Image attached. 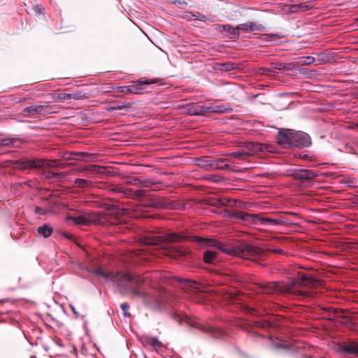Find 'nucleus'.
Instances as JSON below:
<instances>
[{"label":"nucleus","mask_w":358,"mask_h":358,"mask_svg":"<svg viewBox=\"0 0 358 358\" xmlns=\"http://www.w3.org/2000/svg\"><path fill=\"white\" fill-rule=\"evenodd\" d=\"M202 111L204 113H224L230 112L232 108L228 106L220 104V105H210L204 106L201 107Z\"/></svg>","instance_id":"nucleus-14"},{"label":"nucleus","mask_w":358,"mask_h":358,"mask_svg":"<svg viewBox=\"0 0 358 358\" xmlns=\"http://www.w3.org/2000/svg\"><path fill=\"white\" fill-rule=\"evenodd\" d=\"M30 358H36L35 355H31Z\"/></svg>","instance_id":"nucleus-49"},{"label":"nucleus","mask_w":358,"mask_h":358,"mask_svg":"<svg viewBox=\"0 0 358 358\" xmlns=\"http://www.w3.org/2000/svg\"><path fill=\"white\" fill-rule=\"evenodd\" d=\"M311 144L310 136L302 131H294L292 147H308Z\"/></svg>","instance_id":"nucleus-11"},{"label":"nucleus","mask_w":358,"mask_h":358,"mask_svg":"<svg viewBox=\"0 0 358 358\" xmlns=\"http://www.w3.org/2000/svg\"><path fill=\"white\" fill-rule=\"evenodd\" d=\"M74 185L79 188H88L92 186V182L85 179L77 178L74 181Z\"/></svg>","instance_id":"nucleus-27"},{"label":"nucleus","mask_w":358,"mask_h":358,"mask_svg":"<svg viewBox=\"0 0 358 358\" xmlns=\"http://www.w3.org/2000/svg\"><path fill=\"white\" fill-rule=\"evenodd\" d=\"M115 206H112V208H110L109 206H106V208L108 209V210H112Z\"/></svg>","instance_id":"nucleus-48"},{"label":"nucleus","mask_w":358,"mask_h":358,"mask_svg":"<svg viewBox=\"0 0 358 358\" xmlns=\"http://www.w3.org/2000/svg\"><path fill=\"white\" fill-rule=\"evenodd\" d=\"M131 294L135 297H144L146 293L141 288L135 289L131 291Z\"/></svg>","instance_id":"nucleus-34"},{"label":"nucleus","mask_w":358,"mask_h":358,"mask_svg":"<svg viewBox=\"0 0 358 358\" xmlns=\"http://www.w3.org/2000/svg\"><path fill=\"white\" fill-rule=\"evenodd\" d=\"M103 167L98 165H90L87 166H85L84 169H83L81 171H87L90 173H101V169H103Z\"/></svg>","instance_id":"nucleus-30"},{"label":"nucleus","mask_w":358,"mask_h":358,"mask_svg":"<svg viewBox=\"0 0 358 358\" xmlns=\"http://www.w3.org/2000/svg\"><path fill=\"white\" fill-rule=\"evenodd\" d=\"M78 153H69L66 154L64 157L66 159H76V156H78Z\"/></svg>","instance_id":"nucleus-40"},{"label":"nucleus","mask_w":358,"mask_h":358,"mask_svg":"<svg viewBox=\"0 0 358 358\" xmlns=\"http://www.w3.org/2000/svg\"><path fill=\"white\" fill-rule=\"evenodd\" d=\"M222 66L224 67V70L227 71V70H229L230 69H231L232 67H229V64H222Z\"/></svg>","instance_id":"nucleus-45"},{"label":"nucleus","mask_w":358,"mask_h":358,"mask_svg":"<svg viewBox=\"0 0 358 358\" xmlns=\"http://www.w3.org/2000/svg\"><path fill=\"white\" fill-rule=\"evenodd\" d=\"M213 159H198L197 164L201 168L206 169V170H212L213 169Z\"/></svg>","instance_id":"nucleus-24"},{"label":"nucleus","mask_w":358,"mask_h":358,"mask_svg":"<svg viewBox=\"0 0 358 358\" xmlns=\"http://www.w3.org/2000/svg\"><path fill=\"white\" fill-rule=\"evenodd\" d=\"M229 159L227 158H218L213 159V169H225L229 168Z\"/></svg>","instance_id":"nucleus-19"},{"label":"nucleus","mask_w":358,"mask_h":358,"mask_svg":"<svg viewBox=\"0 0 358 358\" xmlns=\"http://www.w3.org/2000/svg\"><path fill=\"white\" fill-rule=\"evenodd\" d=\"M357 20H358V19H357Z\"/></svg>","instance_id":"nucleus-50"},{"label":"nucleus","mask_w":358,"mask_h":358,"mask_svg":"<svg viewBox=\"0 0 358 358\" xmlns=\"http://www.w3.org/2000/svg\"><path fill=\"white\" fill-rule=\"evenodd\" d=\"M110 191L112 192L122 194L123 187L121 186H113V187H110Z\"/></svg>","instance_id":"nucleus-37"},{"label":"nucleus","mask_w":358,"mask_h":358,"mask_svg":"<svg viewBox=\"0 0 358 358\" xmlns=\"http://www.w3.org/2000/svg\"><path fill=\"white\" fill-rule=\"evenodd\" d=\"M192 17L195 19V20H201V21H206L207 20H208V18L207 17V16L206 15H201V13H199V12H196L195 13H193L192 14Z\"/></svg>","instance_id":"nucleus-35"},{"label":"nucleus","mask_w":358,"mask_h":358,"mask_svg":"<svg viewBox=\"0 0 358 358\" xmlns=\"http://www.w3.org/2000/svg\"><path fill=\"white\" fill-rule=\"evenodd\" d=\"M128 183L132 184V185H138L141 184L143 187H150L151 182L149 180H142L139 178H134L131 180H129L127 182Z\"/></svg>","instance_id":"nucleus-29"},{"label":"nucleus","mask_w":358,"mask_h":358,"mask_svg":"<svg viewBox=\"0 0 358 358\" xmlns=\"http://www.w3.org/2000/svg\"><path fill=\"white\" fill-rule=\"evenodd\" d=\"M187 241H196L201 242L202 240L199 237H193L192 239L190 238L180 235L178 234H169L165 236H145L140 239V242L142 245H155L165 250V254L170 256H187L189 254V250L185 247L178 246H170L164 247L161 245L164 243H180Z\"/></svg>","instance_id":"nucleus-2"},{"label":"nucleus","mask_w":358,"mask_h":358,"mask_svg":"<svg viewBox=\"0 0 358 358\" xmlns=\"http://www.w3.org/2000/svg\"><path fill=\"white\" fill-rule=\"evenodd\" d=\"M217 29L219 31L224 33L227 32L231 38H237L239 36L238 31L237 29V26L234 27L230 24H217Z\"/></svg>","instance_id":"nucleus-16"},{"label":"nucleus","mask_w":358,"mask_h":358,"mask_svg":"<svg viewBox=\"0 0 358 358\" xmlns=\"http://www.w3.org/2000/svg\"><path fill=\"white\" fill-rule=\"evenodd\" d=\"M315 177V173L310 170H299L294 173V178L301 180H309Z\"/></svg>","instance_id":"nucleus-17"},{"label":"nucleus","mask_w":358,"mask_h":358,"mask_svg":"<svg viewBox=\"0 0 358 358\" xmlns=\"http://www.w3.org/2000/svg\"><path fill=\"white\" fill-rule=\"evenodd\" d=\"M35 212L37 214L39 215H43L45 213V210L44 208H40V207H36Z\"/></svg>","instance_id":"nucleus-41"},{"label":"nucleus","mask_w":358,"mask_h":358,"mask_svg":"<svg viewBox=\"0 0 358 358\" xmlns=\"http://www.w3.org/2000/svg\"><path fill=\"white\" fill-rule=\"evenodd\" d=\"M124 107L123 106H117L116 108H113L114 109H122Z\"/></svg>","instance_id":"nucleus-47"},{"label":"nucleus","mask_w":358,"mask_h":358,"mask_svg":"<svg viewBox=\"0 0 358 358\" xmlns=\"http://www.w3.org/2000/svg\"><path fill=\"white\" fill-rule=\"evenodd\" d=\"M122 194L127 197L138 198L144 194V191L143 189H138L136 191H134L131 188L123 187Z\"/></svg>","instance_id":"nucleus-21"},{"label":"nucleus","mask_w":358,"mask_h":358,"mask_svg":"<svg viewBox=\"0 0 358 358\" xmlns=\"http://www.w3.org/2000/svg\"><path fill=\"white\" fill-rule=\"evenodd\" d=\"M275 69L285 71H294L297 69L294 62L290 63H279L275 66Z\"/></svg>","instance_id":"nucleus-26"},{"label":"nucleus","mask_w":358,"mask_h":358,"mask_svg":"<svg viewBox=\"0 0 358 358\" xmlns=\"http://www.w3.org/2000/svg\"><path fill=\"white\" fill-rule=\"evenodd\" d=\"M71 310L73 312V313L77 314V313L75 310V308L73 306H71Z\"/></svg>","instance_id":"nucleus-46"},{"label":"nucleus","mask_w":358,"mask_h":358,"mask_svg":"<svg viewBox=\"0 0 358 358\" xmlns=\"http://www.w3.org/2000/svg\"><path fill=\"white\" fill-rule=\"evenodd\" d=\"M173 203H167L165 201H162L160 199H157L155 202V207L159 208H169V206H172ZM172 206H170V208H172Z\"/></svg>","instance_id":"nucleus-32"},{"label":"nucleus","mask_w":358,"mask_h":358,"mask_svg":"<svg viewBox=\"0 0 358 358\" xmlns=\"http://www.w3.org/2000/svg\"><path fill=\"white\" fill-rule=\"evenodd\" d=\"M60 99L80 100L87 98L85 93L82 91H77L69 94H62L59 95Z\"/></svg>","instance_id":"nucleus-18"},{"label":"nucleus","mask_w":358,"mask_h":358,"mask_svg":"<svg viewBox=\"0 0 358 358\" xmlns=\"http://www.w3.org/2000/svg\"><path fill=\"white\" fill-rule=\"evenodd\" d=\"M320 282L310 275L299 273L297 278L287 284L268 282L262 283L261 289L267 294L288 293L299 296H308L306 288L316 287Z\"/></svg>","instance_id":"nucleus-1"},{"label":"nucleus","mask_w":358,"mask_h":358,"mask_svg":"<svg viewBox=\"0 0 358 358\" xmlns=\"http://www.w3.org/2000/svg\"><path fill=\"white\" fill-rule=\"evenodd\" d=\"M173 319L177 321L178 322L180 323L181 322V318H180V316L178 315H173Z\"/></svg>","instance_id":"nucleus-42"},{"label":"nucleus","mask_w":358,"mask_h":358,"mask_svg":"<svg viewBox=\"0 0 358 358\" xmlns=\"http://www.w3.org/2000/svg\"><path fill=\"white\" fill-rule=\"evenodd\" d=\"M237 29L247 33L265 31V27L263 24L253 22L238 24Z\"/></svg>","instance_id":"nucleus-12"},{"label":"nucleus","mask_w":358,"mask_h":358,"mask_svg":"<svg viewBox=\"0 0 358 358\" xmlns=\"http://www.w3.org/2000/svg\"><path fill=\"white\" fill-rule=\"evenodd\" d=\"M155 80L152 79H148L145 80H139L138 82L134 83V84L129 85V91L131 92V94H143L144 92H148L145 90L144 87H143V85H150L152 83H155Z\"/></svg>","instance_id":"nucleus-13"},{"label":"nucleus","mask_w":358,"mask_h":358,"mask_svg":"<svg viewBox=\"0 0 358 358\" xmlns=\"http://www.w3.org/2000/svg\"><path fill=\"white\" fill-rule=\"evenodd\" d=\"M244 150L245 152H248V157L256 155L258 152H272L268 145L255 142L247 143Z\"/></svg>","instance_id":"nucleus-9"},{"label":"nucleus","mask_w":358,"mask_h":358,"mask_svg":"<svg viewBox=\"0 0 358 358\" xmlns=\"http://www.w3.org/2000/svg\"><path fill=\"white\" fill-rule=\"evenodd\" d=\"M261 71L262 74H266L268 72L270 71L268 69H262Z\"/></svg>","instance_id":"nucleus-43"},{"label":"nucleus","mask_w":358,"mask_h":358,"mask_svg":"<svg viewBox=\"0 0 358 358\" xmlns=\"http://www.w3.org/2000/svg\"><path fill=\"white\" fill-rule=\"evenodd\" d=\"M96 273L103 278L117 282L120 285L128 282L139 286L145 283V280L148 279L147 276L142 277L140 275H131L129 273L122 272L115 274L112 272L104 271L101 268H98L96 271Z\"/></svg>","instance_id":"nucleus-4"},{"label":"nucleus","mask_w":358,"mask_h":358,"mask_svg":"<svg viewBox=\"0 0 358 358\" xmlns=\"http://www.w3.org/2000/svg\"><path fill=\"white\" fill-rule=\"evenodd\" d=\"M228 155L239 160H245L248 157V152H245L244 149L242 150L230 152L228 154Z\"/></svg>","instance_id":"nucleus-28"},{"label":"nucleus","mask_w":358,"mask_h":358,"mask_svg":"<svg viewBox=\"0 0 358 358\" xmlns=\"http://www.w3.org/2000/svg\"><path fill=\"white\" fill-rule=\"evenodd\" d=\"M67 220L73 221L75 224L88 226L91 224H100L104 222L99 213H81L77 216L69 215L66 217Z\"/></svg>","instance_id":"nucleus-6"},{"label":"nucleus","mask_w":358,"mask_h":358,"mask_svg":"<svg viewBox=\"0 0 358 358\" xmlns=\"http://www.w3.org/2000/svg\"><path fill=\"white\" fill-rule=\"evenodd\" d=\"M52 107L46 103L44 105L31 106L24 109L23 112L27 113V116L32 117L35 115H45L52 113Z\"/></svg>","instance_id":"nucleus-8"},{"label":"nucleus","mask_w":358,"mask_h":358,"mask_svg":"<svg viewBox=\"0 0 358 358\" xmlns=\"http://www.w3.org/2000/svg\"><path fill=\"white\" fill-rule=\"evenodd\" d=\"M7 166H12L22 170L28 168L55 167L60 166L57 160H45L43 159H34L28 161L10 160L7 162Z\"/></svg>","instance_id":"nucleus-5"},{"label":"nucleus","mask_w":358,"mask_h":358,"mask_svg":"<svg viewBox=\"0 0 358 358\" xmlns=\"http://www.w3.org/2000/svg\"><path fill=\"white\" fill-rule=\"evenodd\" d=\"M270 250L273 252H278V253H282V250H280V249H273V250Z\"/></svg>","instance_id":"nucleus-44"},{"label":"nucleus","mask_w":358,"mask_h":358,"mask_svg":"<svg viewBox=\"0 0 358 358\" xmlns=\"http://www.w3.org/2000/svg\"><path fill=\"white\" fill-rule=\"evenodd\" d=\"M12 143V141L8 138L0 139V145L7 146Z\"/></svg>","instance_id":"nucleus-39"},{"label":"nucleus","mask_w":358,"mask_h":358,"mask_svg":"<svg viewBox=\"0 0 358 358\" xmlns=\"http://www.w3.org/2000/svg\"><path fill=\"white\" fill-rule=\"evenodd\" d=\"M53 229L49 224H45L38 228V232L44 238H48L52 234Z\"/></svg>","instance_id":"nucleus-23"},{"label":"nucleus","mask_w":358,"mask_h":358,"mask_svg":"<svg viewBox=\"0 0 358 358\" xmlns=\"http://www.w3.org/2000/svg\"><path fill=\"white\" fill-rule=\"evenodd\" d=\"M203 331H208L213 337L217 338H222L224 335V332L222 330L212 327H205Z\"/></svg>","instance_id":"nucleus-25"},{"label":"nucleus","mask_w":358,"mask_h":358,"mask_svg":"<svg viewBox=\"0 0 358 358\" xmlns=\"http://www.w3.org/2000/svg\"><path fill=\"white\" fill-rule=\"evenodd\" d=\"M338 352H346L358 356V343L350 341L346 345H340L337 349Z\"/></svg>","instance_id":"nucleus-15"},{"label":"nucleus","mask_w":358,"mask_h":358,"mask_svg":"<svg viewBox=\"0 0 358 358\" xmlns=\"http://www.w3.org/2000/svg\"><path fill=\"white\" fill-rule=\"evenodd\" d=\"M204 242L205 245L208 246L215 247L220 251H222L224 253L237 255L243 259L255 260V259L258 258L261 254V250L259 248L253 247L250 245H241L238 248L234 250L222 245L216 240H206Z\"/></svg>","instance_id":"nucleus-3"},{"label":"nucleus","mask_w":358,"mask_h":358,"mask_svg":"<svg viewBox=\"0 0 358 358\" xmlns=\"http://www.w3.org/2000/svg\"><path fill=\"white\" fill-rule=\"evenodd\" d=\"M294 131L290 129H283L278 132V143L284 148L292 147Z\"/></svg>","instance_id":"nucleus-10"},{"label":"nucleus","mask_w":358,"mask_h":358,"mask_svg":"<svg viewBox=\"0 0 358 358\" xmlns=\"http://www.w3.org/2000/svg\"><path fill=\"white\" fill-rule=\"evenodd\" d=\"M148 343L156 350L162 347V343L154 337L148 338Z\"/></svg>","instance_id":"nucleus-31"},{"label":"nucleus","mask_w":358,"mask_h":358,"mask_svg":"<svg viewBox=\"0 0 358 358\" xmlns=\"http://www.w3.org/2000/svg\"><path fill=\"white\" fill-rule=\"evenodd\" d=\"M121 308L124 312V315L125 317H129L130 313L128 312V310L129 308V305L127 303H124L121 304Z\"/></svg>","instance_id":"nucleus-36"},{"label":"nucleus","mask_w":358,"mask_h":358,"mask_svg":"<svg viewBox=\"0 0 358 358\" xmlns=\"http://www.w3.org/2000/svg\"><path fill=\"white\" fill-rule=\"evenodd\" d=\"M233 217L245 222L246 224H255L260 222L265 225H278L280 222L269 217H259L257 215L250 214L243 211H236L234 213Z\"/></svg>","instance_id":"nucleus-7"},{"label":"nucleus","mask_w":358,"mask_h":358,"mask_svg":"<svg viewBox=\"0 0 358 358\" xmlns=\"http://www.w3.org/2000/svg\"><path fill=\"white\" fill-rule=\"evenodd\" d=\"M187 287H189L194 292L199 291V287L196 282L192 281V280H187L186 281V285Z\"/></svg>","instance_id":"nucleus-33"},{"label":"nucleus","mask_w":358,"mask_h":358,"mask_svg":"<svg viewBox=\"0 0 358 358\" xmlns=\"http://www.w3.org/2000/svg\"><path fill=\"white\" fill-rule=\"evenodd\" d=\"M315 58L312 56L301 57L297 61L294 62L296 69H298L301 66H308L315 62Z\"/></svg>","instance_id":"nucleus-20"},{"label":"nucleus","mask_w":358,"mask_h":358,"mask_svg":"<svg viewBox=\"0 0 358 358\" xmlns=\"http://www.w3.org/2000/svg\"><path fill=\"white\" fill-rule=\"evenodd\" d=\"M217 254L218 252L215 250H206L203 254V259L205 262L208 264H213L217 259Z\"/></svg>","instance_id":"nucleus-22"},{"label":"nucleus","mask_w":358,"mask_h":358,"mask_svg":"<svg viewBox=\"0 0 358 358\" xmlns=\"http://www.w3.org/2000/svg\"><path fill=\"white\" fill-rule=\"evenodd\" d=\"M129 86H121L118 87L119 92L125 93V94H131L129 91Z\"/></svg>","instance_id":"nucleus-38"}]
</instances>
